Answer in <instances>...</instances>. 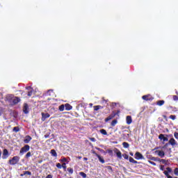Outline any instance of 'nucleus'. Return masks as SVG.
Wrapping results in <instances>:
<instances>
[{
	"label": "nucleus",
	"instance_id": "obj_19",
	"mask_svg": "<svg viewBox=\"0 0 178 178\" xmlns=\"http://www.w3.org/2000/svg\"><path fill=\"white\" fill-rule=\"evenodd\" d=\"M142 98L145 101H149V99H151V96L150 95H144V96H143Z\"/></svg>",
	"mask_w": 178,
	"mask_h": 178
},
{
	"label": "nucleus",
	"instance_id": "obj_17",
	"mask_svg": "<svg viewBox=\"0 0 178 178\" xmlns=\"http://www.w3.org/2000/svg\"><path fill=\"white\" fill-rule=\"evenodd\" d=\"M96 156L98 158L99 162H101L102 163H105V160L104 159V158H102V156H99V154H96Z\"/></svg>",
	"mask_w": 178,
	"mask_h": 178
},
{
	"label": "nucleus",
	"instance_id": "obj_35",
	"mask_svg": "<svg viewBox=\"0 0 178 178\" xmlns=\"http://www.w3.org/2000/svg\"><path fill=\"white\" fill-rule=\"evenodd\" d=\"M56 168H58V169H62V165H60V163H58L56 164Z\"/></svg>",
	"mask_w": 178,
	"mask_h": 178
},
{
	"label": "nucleus",
	"instance_id": "obj_33",
	"mask_svg": "<svg viewBox=\"0 0 178 178\" xmlns=\"http://www.w3.org/2000/svg\"><path fill=\"white\" fill-rule=\"evenodd\" d=\"M24 175H29V176H31V172L30 171H24Z\"/></svg>",
	"mask_w": 178,
	"mask_h": 178
},
{
	"label": "nucleus",
	"instance_id": "obj_21",
	"mask_svg": "<svg viewBox=\"0 0 178 178\" xmlns=\"http://www.w3.org/2000/svg\"><path fill=\"white\" fill-rule=\"evenodd\" d=\"M157 105L159 106H162V105H163V104H165V101H163V100H159V101H158L157 102Z\"/></svg>",
	"mask_w": 178,
	"mask_h": 178
},
{
	"label": "nucleus",
	"instance_id": "obj_12",
	"mask_svg": "<svg viewBox=\"0 0 178 178\" xmlns=\"http://www.w3.org/2000/svg\"><path fill=\"white\" fill-rule=\"evenodd\" d=\"M126 120L127 124H131V123L133 122V120L131 119V116L130 115L127 116Z\"/></svg>",
	"mask_w": 178,
	"mask_h": 178
},
{
	"label": "nucleus",
	"instance_id": "obj_43",
	"mask_svg": "<svg viewBox=\"0 0 178 178\" xmlns=\"http://www.w3.org/2000/svg\"><path fill=\"white\" fill-rule=\"evenodd\" d=\"M61 166L63 169H66V163H63Z\"/></svg>",
	"mask_w": 178,
	"mask_h": 178
},
{
	"label": "nucleus",
	"instance_id": "obj_56",
	"mask_svg": "<svg viewBox=\"0 0 178 178\" xmlns=\"http://www.w3.org/2000/svg\"><path fill=\"white\" fill-rule=\"evenodd\" d=\"M78 159H81V156H78Z\"/></svg>",
	"mask_w": 178,
	"mask_h": 178
},
{
	"label": "nucleus",
	"instance_id": "obj_5",
	"mask_svg": "<svg viewBox=\"0 0 178 178\" xmlns=\"http://www.w3.org/2000/svg\"><path fill=\"white\" fill-rule=\"evenodd\" d=\"M50 115L48 113H42V122H45L48 118H49Z\"/></svg>",
	"mask_w": 178,
	"mask_h": 178
},
{
	"label": "nucleus",
	"instance_id": "obj_53",
	"mask_svg": "<svg viewBox=\"0 0 178 178\" xmlns=\"http://www.w3.org/2000/svg\"><path fill=\"white\" fill-rule=\"evenodd\" d=\"M20 176H21V177H23V176H26V175H24V173H23V174H21Z\"/></svg>",
	"mask_w": 178,
	"mask_h": 178
},
{
	"label": "nucleus",
	"instance_id": "obj_31",
	"mask_svg": "<svg viewBox=\"0 0 178 178\" xmlns=\"http://www.w3.org/2000/svg\"><path fill=\"white\" fill-rule=\"evenodd\" d=\"M20 129H19L18 127H15L13 128V131H15L16 133H17V131H19Z\"/></svg>",
	"mask_w": 178,
	"mask_h": 178
},
{
	"label": "nucleus",
	"instance_id": "obj_9",
	"mask_svg": "<svg viewBox=\"0 0 178 178\" xmlns=\"http://www.w3.org/2000/svg\"><path fill=\"white\" fill-rule=\"evenodd\" d=\"M14 105H15V104H19V102H20V99L17 97H14L13 98V100L11 102Z\"/></svg>",
	"mask_w": 178,
	"mask_h": 178
},
{
	"label": "nucleus",
	"instance_id": "obj_26",
	"mask_svg": "<svg viewBox=\"0 0 178 178\" xmlns=\"http://www.w3.org/2000/svg\"><path fill=\"white\" fill-rule=\"evenodd\" d=\"M122 145H123L124 148H129V145L127 142H124L122 143Z\"/></svg>",
	"mask_w": 178,
	"mask_h": 178
},
{
	"label": "nucleus",
	"instance_id": "obj_25",
	"mask_svg": "<svg viewBox=\"0 0 178 178\" xmlns=\"http://www.w3.org/2000/svg\"><path fill=\"white\" fill-rule=\"evenodd\" d=\"M151 160L152 161H154L155 162H159L160 159L159 158H156V157H152Z\"/></svg>",
	"mask_w": 178,
	"mask_h": 178
},
{
	"label": "nucleus",
	"instance_id": "obj_8",
	"mask_svg": "<svg viewBox=\"0 0 178 178\" xmlns=\"http://www.w3.org/2000/svg\"><path fill=\"white\" fill-rule=\"evenodd\" d=\"M26 88L29 91L28 92V97H31V95H33V92H34V90L33 88H31V86H28Z\"/></svg>",
	"mask_w": 178,
	"mask_h": 178
},
{
	"label": "nucleus",
	"instance_id": "obj_13",
	"mask_svg": "<svg viewBox=\"0 0 178 178\" xmlns=\"http://www.w3.org/2000/svg\"><path fill=\"white\" fill-rule=\"evenodd\" d=\"M30 141H31V136H26L25 139L24 140V143L25 144H29V143H30Z\"/></svg>",
	"mask_w": 178,
	"mask_h": 178
},
{
	"label": "nucleus",
	"instance_id": "obj_22",
	"mask_svg": "<svg viewBox=\"0 0 178 178\" xmlns=\"http://www.w3.org/2000/svg\"><path fill=\"white\" fill-rule=\"evenodd\" d=\"M129 162H131V163H137V161L134 160L133 157H129Z\"/></svg>",
	"mask_w": 178,
	"mask_h": 178
},
{
	"label": "nucleus",
	"instance_id": "obj_15",
	"mask_svg": "<svg viewBox=\"0 0 178 178\" xmlns=\"http://www.w3.org/2000/svg\"><path fill=\"white\" fill-rule=\"evenodd\" d=\"M118 158H119L120 159H122V152L120 151H119V149H115V151Z\"/></svg>",
	"mask_w": 178,
	"mask_h": 178
},
{
	"label": "nucleus",
	"instance_id": "obj_34",
	"mask_svg": "<svg viewBox=\"0 0 178 178\" xmlns=\"http://www.w3.org/2000/svg\"><path fill=\"white\" fill-rule=\"evenodd\" d=\"M30 156H31V152H29L26 154V158H30Z\"/></svg>",
	"mask_w": 178,
	"mask_h": 178
},
{
	"label": "nucleus",
	"instance_id": "obj_47",
	"mask_svg": "<svg viewBox=\"0 0 178 178\" xmlns=\"http://www.w3.org/2000/svg\"><path fill=\"white\" fill-rule=\"evenodd\" d=\"M90 141H92L93 143H95V141H96L95 138H90Z\"/></svg>",
	"mask_w": 178,
	"mask_h": 178
},
{
	"label": "nucleus",
	"instance_id": "obj_32",
	"mask_svg": "<svg viewBox=\"0 0 178 178\" xmlns=\"http://www.w3.org/2000/svg\"><path fill=\"white\" fill-rule=\"evenodd\" d=\"M174 175H175V176H178V168L175 169Z\"/></svg>",
	"mask_w": 178,
	"mask_h": 178
},
{
	"label": "nucleus",
	"instance_id": "obj_16",
	"mask_svg": "<svg viewBox=\"0 0 178 178\" xmlns=\"http://www.w3.org/2000/svg\"><path fill=\"white\" fill-rule=\"evenodd\" d=\"M159 140H163V141H168V138L165 137L164 134H160L159 136Z\"/></svg>",
	"mask_w": 178,
	"mask_h": 178
},
{
	"label": "nucleus",
	"instance_id": "obj_10",
	"mask_svg": "<svg viewBox=\"0 0 178 178\" xmlns=\"http://www.w3.org/2000/svg\"><path fill=\"white\" fill-rule=\"evenodd\" d=\"M115 116H116V113H115L110 115L108 118L105 119V122H109V120H112V119H113V118H115Z\"/></svg>",
	"mask_w": 178,
	"mask_h": 178
},
{
	"label": "nucleus",
	"instance_id": "obj_48",
	"mask_svg": "<svg viewBox=\"0 0 178 178\" xmlns=\"http://www.w3.org/2000/svg\"><path fill=\"white\" fill-rule=\"evenodd\" d=\"M51 94H54V91H52V90H49L47 92V94H49V95H51Z\"/></svg>",
	"mask_w": 178,
	"mask_h": 178
},
{
	"label": "nucleus",
	"instance_id": "obj_18",
	"mask_svg": "<svg viewBox=\"0 0 178 178\" xmlns=\"http://www.w3.org/2000/svg\"><path fill=\"white\" fill-rule=\"evenodd\" d=\"M50 154H51V156H58V154L56 153V151H55V149H51Z\"/></svg>",
	"mask_w": 178,
	"mask_h": 178
},
{
	"label": "nucleus",
	"instance_id": "obj_41",
	"mask_svg": "<svg viewBox=\"0 0 178 178\" xmlns=\"http://www.w3.org/2000/svg\"><path fill=\"white\" fill-rule=\"evenodd\" d=\"M122 156L124 158V159H129V155L127 154H122Z\"/></svg>",
	"mask_w": 178,
	"mask_h": 178
},
{
	"label": "nucleus",
	"instance_id": "obj_36",
	"mask_svg": "<svg viewBox=\"0 0 178 178\" xmlns=\"http://www.w3.org/2000/svg\"><path fill=\"white\" fill-rule=\"evenodd\" d=\"M170 119H172V120H175L176 119V115H170Z\"/></svg>",
	"mask_w": 178,
	"mask_h": 178
},
{
	"label": "nucleus",
	"instance_id": "obj_37",
	"mask_svg": "<svg viewBox=\"0 0 178 178\" xmlns=\"http://www.w3.org/2000/svg\"><path fill=\"white\" fill-rule=\"evenodd\" d=\"M174 137H175V138H176L177 140H178V133H177V132H175V133H174Z\"/></svg>",
	"mask_w": 178,
	"mask_h": 178
},
{
	"label": "nucleus",
	"instance_id": "obj_6",
	"mask_svg": "<svg viewBox=\"0 0 178 178\" xmlns=\"http://www.w3.org/2000/svg\"><path fill=\"white\" fill-rule=\"evenodd\" d=\"M8 156H9V152L8 151V149H4L3 152V159H6V158H8Z\"/></svg>",
	"mask_w": 178,
	"mask_h": 178
},
{
	"label": "nucleus",
	"instance_id": "obj_55",
	"mask_svg": "<svg viewBox=\"0 0 178 178\" xmlns=\"http://www.w3.org/2000/svg\"><path fill=\"white\" fill-rule=\"evenodd\" d=\"M167 177L168 178H172V176H170V175H168Z\"/></svg>",
	"mask_w": 178,
	"mask_h": 178
},
{
	"label": "nucleus",
	"instance_id": "obj_57",
	"mask_svg": "<svg viewBox=\"0 0 178 178\" xmlns=\"http://www.w3.org/2000/svg\"><path fill=\"white\" fill-rule=\"evenodd\" d=\"M1 151H0V156H1Z\"/></svg>",
	"mask_w": 178,
	"mask_h": 178
},
{
	"label": "nucleus",
	"instance_id": "obj_46",
	"mask_svg": "<svg viewBox=\"0 0 178 178\" xmlns=\"http://www.w3.org/2000/svg\"><path fill=\"white\" fill-rule=\"evenodd\" d=\"M167 172H168V173H170V172H172V168H167Z\"/></svg>",
	"mask_w": 178,
	"mask_h": 178
},
{
	"label": "nucleus",
	"instance_id": "obj_11",
	"mask_svg": "<svg viewBox=\"0 0 178 178\" xmlns=\"http://www.w3.org/2000/svg\"><path fill=\"white\" fill-rule=\"evenodd\" d=\"M14 97L13 95H8L6 97V100L8 101V102H12Z\"/></svg>",
	"mask_w": 178,
	"mask_h": 178
},
{
	"label": "nucleus",
	"instance_id": "obj_52",
	"mask_svg": "<svg viewBox=\"0 0 178 178\" xmlns=\"http://www.w3.org/2000/svg\"><path fill=\"white\" fill-rule=\"evenodd\" d=\"M88 159H87V157L83 158V161H88Z\"/></svg>",
	"mask_w": 178,
	"mask_h": 178
},
{
	"label": "nucleus",
	"instance_id": "obj_2",
	"mask_svg": "<svg viewBox=\"0 0 178 178\" xmlns=\"http://www.w3.org/2000/svg\"><path fill=\"white\" fill-rule=\"evenodd\" d=\"M19 156H14L12 159L9 160L10 165H16L17 162H19Z\"/></svg>",
	"mask_w": 178,
	"mask_h": 178
},
{
	"label": "nucleus",
	"instance_id": "obj_42",
	"mask_svg": "<svg viewBox=\"0 0 178 178\" xmlns=\"http://www.w3.org/2000/svg\"><path fill=\"white\" fill-rule=\"evenodd\" d=\"M159 162H161V163H166V160L160 159V161Z\"/></svg>",
	"mask_w": 178,
	"mask_h": 178
},
{
	"label": "nucleus",
	"instance_id": "obj_44",
	"mask_svg": "<svg viewBox=\"0 0 178 178\" xmlns=\"http://www.w3.org/2000/svg\"><path fill=\"white\" fill-rule=\"evenodd\" d=\"M173 99H174V101H178V97L176 96V95H174L173 96Z\"/></svg>",
	"mask_w": 178,
	"mask_h": 178
},
{
	"label": "nucleus",
	"instance_id": "obj_45",
	"mask_svg": "<svg viewBox=\"0 0 178 178\" xmlns=\"http://www.w3.org/2000/svg\"><path fill=\"white\" fill-rule=\"evenodd\" d=\"M164 175H165V176L168 177L169 176V172L167 170H165L163 172Z\"/></svg>",
	"mask_w": 178,
	"mask_h": 178
},
{
	"label": "nucleus",
	"instance_id": "obj_28",
	"mask_svg": "<svg viewBox=\"0 0 178 178\" xmlns=\"http://www.w3.org/2000/svg\"><path fill=\"white\" fill-rule=\"evenodd\" d=\"M3 113H5V110L2 107H0V116H2Z\"/></svg>",
	"mask_w": 178,
	"mask_h": 178
},
{
	"label": "nucleus",
	"instance_id": "obj_7",
	"mask_svg": "<svg viewBox=\"0 0 178 178\" xmlns=\"http://www.w3.org/2000/svg\"><path fill=\"white\" fill-rule=\"evenodd\" d=\"M135 158L136 159H144V156H143V154H141V153L136 152L135 154Z\"/></svg>",
	"mask_w": 178,
	"mask_h": 178
},
{
	"label": "nucleus",
	"instance_id": "obj_38",
	"mask_svg": "<svg viewBox=\"0 0 178 178\" xmlns=\"http://www.w3.org/2000/svg\"><path fill=\"white\" fill-rule=\"evenodd\" d=\"M148 162H149V163H150L151 165H153V166H156V163H155V162H153V161H149Z\"/></svg>",
	"mask_w": 178,
	"mask_h": 178
},
{
	"label": "nucleus",
	"instance_id": "obj_49",
	"mask_svg": "<svg viewBox=\"0 0 178 178\" xmlns=\"http://www.w3.org/2000/svg\"><path fill=\"white\" fill-rule=\"evenodd\" d=\"M46 178H52V175H47V176L46 177Z\"/></svg>",
	"mask_w": 178,
	"mask_h": 178
},
{
	"label": "nucleus",
	"instance_id": "obj_27",
	"mask_svg": "<svg viewBox=\"0 0 178 178\" xmlns=\"http://www.w3.org/2000/svg\"><path fill=\"white\" fill-rule=\"evenodd\" d=\"M59 111H60V112H63V111H65V106L64 105L60 106Z\"/></svg>",
	"mask_w": 178,
	"mask_h": 178
},
{
	"label": "nucleus",
	"instance_id": "obj_50",
	"mask_svg": "<svg viewBox=\"0 0 178 178\" xmlns=\"http://www.w3.org/2000/svg\"><path fill=\"white\" fill-rule=\"evenodd\" d=\"M99 109H103L104 108V106H97Z\"/></svg>",
	"mask_w": 178,
	"mask_h": 178
},
{
	"label": "nucleus",
	"instance_id": "obj_4",
	"mask_svg": "<svg viewBox=\"0 0 178 178\" xmlns=\"http://www.w3.org/2000/svg\"><path fill=\"white\" fill-rule=\"evenodd\" d=\"M155 154L160 156V158H163L165 156V152L162 150H156Z\"/></svg>",
	"mask_w": 178,
	"mask_h": 178
},
{
	"label": "nucleus",
	"instance_id": "obj_29",
	"mask_svg": "<svg viewBox=\"0 0 178 178\" xmlns=\"http://www.w3.org/2000/svg\"><path fill=\"white\" fill-rule=\"evenodd\" d=\"M80 176H81L83 178L87 177V175L83 172H79Z\"/></svg>",
	"mask_w": 178,
	"mask_h": 178
},
{
	"label": "nucleus",
	"instance_id": "obj_20",
	"mask_svg": "<svg viewBox=\"0 0 178 178\" xmlns=\"http://www.w3.org/2000/svg\"><path fill=\"white\" fill-rule=\"evenodd\" d=\"M65 109L66 111H71V109L72 108V106L69 104H66L65 105Z\"/></svg>",
	"mask_w": 178,
	"mask_h": 178
},
{
	"label": "nucleus",
	"instance_id": "obj_1",
	"mask_svg": "<svg viewBox=\"0 0 178 178\" xmlns=\"http://www.w3.org/2000/svg\"><path fill=\"white\" fill-rule=\"evenodd\" d=\"M30 150V146L29 145H26L24 147L21 148L19 153L21 155H23L25 154V152H27L28 151Z\"/></svg>",
	"mask_w": 178,
	"mask_h": 178
},
{
	"label": "nucleus",
	"instance_id": "obj_39",
	"mask_svg": "<svg viewBox=\"0 0 178 178\" xmlns=\"http://www.w3.org/2000/svg\"><path fill=\"white\" fill-rule=\"evenodd\" d=\"M94 111H99V107H98V106H94Z\"/></svg>",
	"mask_w": 178,
	"mask_h": 178
},
{
	"label": "nucleus",
	"instance_id": "obj_40",
	"mask_svg": "<svg viewBox=\"0 0 178 178\" xmlns=\"http://www.w3.org/2000/svg\"><path fill=\"white\" fill-rule=\"evenodd\" d=\"M61 162H67V163H69V161H67V159L66 158H63L61 159Z\"/></svg>",
	"mask_w": 178,
	"mask_h": 178
},
{
	"label": "nucleus",
	"instance_id": "obj_54",
	"mask_svg": "<svg viewBox=\"0 0 178 178\" xmlns=\"http://www.w3.org/2000/svg\"><path fill=\"white\" fill-rule=\"evenodd\" d=\"M89 106H90V108H92V103H90V104H89Z\"/></svg>",
	"mask_w": 178,
	"mask_h": 178
},
{
	"label": "nucleus",
	"instance_id": "obj_30",
	"mask_svg": "<svg viewBox=\"0 0 178 178\" xmlns=\"http://www.w3.org/2000/svg\"><path fill=\"white\" fill-rule=\"evenodd\" d=\"M67 172H69V173H70V175H73V168H67Z\"/></svg>",
	"mask_w": 178,
	"mask_h": 178
},
{
	"label": "nucleus",
	"instance_id": "obj_24",
	"mask_svg": "<svg viewBox=\"0 0 178 178\" xmlns=\"http://www.w3.org/2000/svg\"><path fill=\"white\" fill-rule=\"evenodd\" d=\"M100 133L102 134H103L104 136H106L108 134V133L106 132V131L105 129H101Z\"/></svg>",
	"mask_w": 178,
	"mask_h": 178
},
{
	"label": "nucleus",
	"instance_id": "obj_51",
	"mask_svg": "<svg viewBox=\"0 0 178 178\" xmlns=\"http://www.w3.org/2000/svg\"><path fill=\"white\" fill-rule=\"evenodd\" d=\"M129 154L131 155V156H134V154H133V152H130Z\"/></svg>",
	"mask_w": 178,
	"mask_h": 178
},
{
	"label": "nucleus",
	"instance_id": "obj_14",
	"mask_svg": "<svg viewBox=\"0 0 178 178\" xmlns=\"http://www.w3.org/2000/svg\"><path fill=\"white\" fill-rule=\"evenodd\" d=\"M23 112L25 113H29V105H27V104H24Z\"/></svg>",
	"mask_w": 178,
	"mask_h": 178
},
{
	"label": "nucleus",
	"instance_id": "obj_3",
	"mask_svg": "<svg viewBox=\"0 0 178 178\" xmlns=\"http://www.w3.org/2000/svg\"><path fill=\"white\" fill-rule=\"evenodd\" d=\"M169 144H170V145L172 147H176L178 145L177 141H176V140H175L173 138L170 139Z\"/></svg>",
	"mask_w": 178,
	"mask_h": 178
},
{
	"label": "nucleus",
	"instance_id": "obj_23",
	"mask_svg": "<svg viewBox=\"0 0 178 178\" xmlns=\"http://www.w3.org/2000/svg\"><path fill=\"white\" fill-rule=\"evenodd\" d=\"M116 124H118V120H113L112 122H111V126H116Z\"/></svg>",
	"mask_w": 178,
	"mask_h": 178
}]
</instances>
